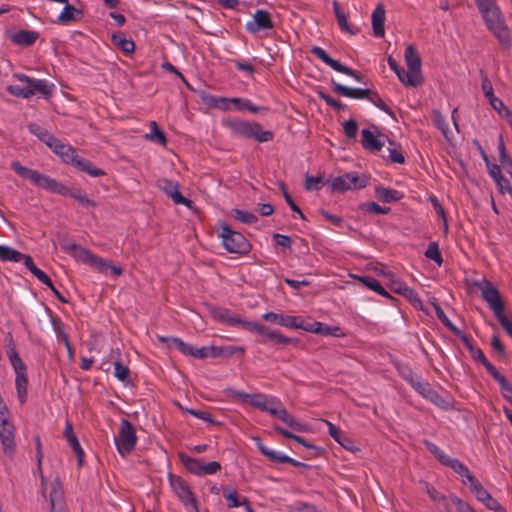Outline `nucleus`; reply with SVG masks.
Instances as JSON below:
<instances>
[{
  "label": "nucleus",
  "instance_id": "obj_48",
  "mask_svg": "<svg viewBox=\"0 0 512 512\" xmlns=\"http://www.w3.org/2000/svg\"><path fill=\"white\" fill-rule=\"evenodd\" d=\"M232 213L236 220L244 224H254L258 221V218L255 214L246 210L234 209Z\"/></svg>",
  "mask_w": 512,
  "mask_h": 512
},
{
  "label": "nucleus",
  "instance_id": "obj_45",
  "mask_svg": "<svg viewBox=\"0 0 512 512\" xmlns=\"http://www.w3.org/2000/svg\"><path fill=\"white\" fill-rule=\"evenodd\" d=\"M28 128L32 134L36 135L47 146L48 143H51L55 138L54 135H52L50 132H48L46 129L42 128L38 124L31 123L29 124Z\"/></svg>",
  "mask_w": 512,
  "mask_h": 512
},
{
  "label": "nucleus",
  "instance_id": "obj_59",
  "mask_svg": "<svg viewBox=\"0 0 512 512\" xmlns=\"http://www.w3.org/2000/svg\"><path fill=\"white\" fill-rule=\"evenodd\" d=\"M343 129L347 138L354 139L358 132V123L354 119H350L344 122Z\"/></svg>",
  "mask_w": 512,
  "mask_h": 512
},
{
  "label": "nucleus",
  "instance_id": "obj_9",
  "mask_svg": "<svg viewBox=\"0 0 512 512\" xmlns=\"http://www.w3.org/2000/svg\"><path fill=\"white\" fill-rule=\"evenodd\" d=\"M245 330L249 332H257L261 335L263 337L261 340L262 343L270 341L273 344L288 345L298 344L300 342L297 338L286 337L277 330H271L269 327L253 321L245 323Z\"/></svg>",
  "mask_w": 512,
  "mask_h": 512
},
{
  "label": "nucleus",
  "instance_id": "obj_18",
  "mask_svg": "<svg viewBox=\"0 0 512 512\" xmlns=\"http://www.w3.org/2000/svg\"><path fill=\"white\" fill-rule=\"evenodd\" d=\"M391 290L394 293H397L405 297L413 305V307L420 310L423 309V303L419 298L418 294L412 288L408 287L404 282L393 281L391 283Z\"/></svg>",
  "mask_w": 512,
  "mask_h": 512
},
{
  "label": "nucleus",
  "instance_id": "obj_53",
  "mask_svg": "<svg viewBox=\"0 0 512 512\" xmlns=\"http://www.w3.org/2000/svg\"><path fill=\"white\" fill-rule=\"evenodd\" d=\"M194 358L205 359L209 356L217 357L220 356L219 352H216V347H201V348H193V354L191 355Z\"/></svg>",
  "mask_w": 512,
  "mask_h": 512
},
{
  "label": "nucleus",
  "instance_id": "obj_23",
  "mask_svg": "<svg viewBox=\"0 0 512 512\" xmlns=\"http://www.w3.org/2000/svg\"><path fill=\"white\" fill-rule=\"evenodd\" d=\"M39 187L59 195H66L68 193V187L58 182L56 179L50 178L44 174L40 175L38 185Z\"/></svg>",
  "mask_w": 512,
  "mask_h": 512
},
{
  "label": "nucleus",
  "instance_id": "obj_57",
  "mask_svg": "<svg viewBox=\"0 0 512 512\" xmlns=\"http://www.w3.org/2000/svg\"><path fill=\"white\" fill-rule=\"evenodd\" d=\"M368 100L382 111L386 112L391 116L393 115V112L390 109V107L381 99V97L376 91L372 92L371 97Z\"/></svg>",
  "mask_w": 512,
  "mask_h": 512
},
{
  "label": "nucleus",
  "instance_id": "obj_14",
  "mask_svg": "<svg viewBox=\"0 0 512 512\" xmlns=\"http://www.w3.org/2000/svg\"><path fill=\"white\" fill-rule=\"evenodd\" d=\"M209 313L211 316L222 323L227 324L231 327L239 326L245 330V323H249L250 321L240 318L238 315L231 313L230 310L223 307L217 306H209Z\"/></svg>",
  "mask_w": 512,
  "mask_h": 512
},
{
  "label": "nucleus",
  "instance_id": "obj_12",
  "mask_svg": "<svg viewBox=\"0 0 512 512\" xmlns=\"http://www.w3.org/2000/svg\"><path fill=\"white\" fill-rule=\"evenodd\" d=\"M311 53L320 60H322L326 65L330 66L335 71L351 76L358 82L362 81V75L358 71L341 64L337 60H334L326 53V51L323 48L319 46H313L311 48Z\"/></svg>",
  "mask_w": 512,
  "mask_h": 512
},
{
  "label": "nucleus",
  "instance_id": "obj_10",
  "mask_svg": "<svg viewBox=\"0 0 512 512\" xmlns=\"http://www.w3.org/2000/svg\"><path fill=\"white\" fill-rule=\"evenodd\" d=\"M405 62L408 67L410 77H408L407 86L417 87L423 83L421 75V57L413 45H408L405 50Z\"/></svg>",
  "mask_w": 512,
  "mask_h": 512
},
{
  "label": "nucleus",
  "instance_id": "obj_36",
  "mask_svg": "<svg viewBox=\"0 0 512 512\" xmlns=\"http://www.w3.org/2000/svg\"><path fill=\"white\" fill-rule=\"evenodd\" d=\"M375 194L381 201L385 203L396 202L403 197V194L400 191L384 188L382 186L375 188Z\"/></svg>",
  "mask_w": 512,
  "mask_h": 512
},
{
  "label": "nucleus",
  "instance_id": "obj_37",
  "mask_svg": "<svg viewBox=\"0 0 512 512\" xmlns=\"http://www.w3.org/2000/svg\"><path fill=\"white\" fill-rule=\"evenodd\" d=\"M274 430L284 436L285 438H288V439H292L296 442H298L299 444H301L302 446H304L305 448H308V449H314L316 451H321L322 449L314 444H311L309 442H307L303 437L301 436H298L296 434H293L292 432L278 426V425H275L274 426Z\"/></svg>",
  "mask_w": 512,
  "mask_h": 512
},
{
  "label": "nucleus",
  "instance_id": "obj_55",
  "mask_svg": "<svg viewBox=\"0 0 512 512\" xmlns=\"http://www.w3.org/2000/svg\"><path fill=\"white\" fill-rule=\"evenodd\" d=\"M130 375V370L127 366L123 365L120 361L114 362V376L122 382H125Z\"/></svg>",
  "mask_w": 512,
  "mask_h": 512
},
{
  "label": "nucleus",
  "instance_id": "obj_44",
  "mask_svg": "<svg viewBox=\"0 0 512 512\" xmlns=\"http://www.w3.org/2000/svg\"><path fill=\"white\" fill-rule=\"evenodd\" d=\"M316 334L322 336H334V337H343L345 333L338 326H329L327 324H323L319 322L316 326Z\"/></svg>",
  "mask_w": 512,
  "mask_h": 512
},
{
  "label": "nucleus",
  "instance_id": "obj_16",
  "mask_svg": "<svg viewBox=\"0 0 512 512\" xmlns=\"http://www.w3.org/2000/svg\"><path fill=\"white\" fill-rule=\"evenodd\" d=\"M158 187L168 196L170 197L175 204H182L188 208H192L193 201L184 197L180 191L179 186L176 182H173L168 179H160L158 180Z\"/></svg>",
  "mask_w": 512,
  "mask_h": 512
},
{
  "label": "nucleus",
  "instance_id": "obj_27",
  "mask_svg": "<svg viewBox=\"0 0 512 512\" xmlns=\"http://www.w3.org/2000/svg\"><path fill=\"white\" fill-rule=\"evenodd\" d=\"M161 343H166L168 347H175L182 354L191 356L193 354V346L185 343L182 339L177 337L158 336Z\"/></svg>",
  "mask_w": 512,
  "mask_h": 512
},
{
  "label": "nucleus",
  "instance_id": "obj_62",
  "mask_svg": "<svg viewBox=\"0 0 512 512\" xmlns=\"http://www.w3.org/2000/svg\"><path fill=\"white\" fill-rule=\"evenodd\" d=\"M412 387L425 399L433 389L431 385L428 382L423 381L421 377L415 382V384Z\"/></svg>",
  "mask_w": 512,
  "mask_h": 512
},
{
  "label": "nucleus",
  "instance_id": "obj_1",
  "mask_svg": "<svg viewBox=\"0 0 512 512\" xmlns=\"http://www.w3.org/2000/svg\"><path fill=\"white\" fill-rule=\"evenodd\" d=\"M489 31L505 49L511 47V35L496 0H475Z\"/></svg>",
  "mask_w": 512,
  "mask_h": 512
},
{
  "label": "nucleus",
  "instance_id": "obj_42",
  "mask_svg": "<svg viewBox=\"0 0 512 512\" xmlns=\"http://www.w3.org/2000/svg\"><path fill=\"white\" fill-rule=\"evenodd\" d=\"M444 466L450 467L455 473L460 475L463 479H466L472 474L469 471L468 467L462 462H460L458 459L449 457V459L445 462Z\"/></svg>",
  "mask_w": 512,
  "mask_h": 512
},
{
  "label": "nucleus",
  "instance_id": "obj_6",
  "mask_svg": "<svg viewBox=\"0 0 512 512\" xmlns=\"http://www.w3.org/2000/svg\"><path fill=\"white\" fill-rule=\"evenodd\" d=\"M326 184L330 185L332 192H345L347 190L366 187L368 184V178L364 174L348 172L343 175L327 179Z\"/></svg>",
  "mask_w": 512,
  "mask_h": 512
},
{
  "label": "nucleus",
  "instance_id": "obj_22",
  "mask_svg": "<svg viewBox=\"0 0 512 512\" xmlns=\"http://www.w3.org/2000/svg\"><path fill=\"white\" fill-rule=\"evenodd\" d=\"M372 29L376 37H383L385 34V8L382 3H379L372 13Z\"/></svg>",
  "mask_w": 512,
  "mask_h": 512
},
{
  "label": "nucleus",
  "instance_id": "obj_11",
  "mask_svg": "<svg viewBox=\"0 0 512 512\" xmlns=\"http://www.w3.org/2000/svg\"><path fill=\"white\" fill-rule=\"evenodd\" d=\"M169 482L173 492L183 502L184 505H190L198 511L197 500L194 497L189 485L181 477L169 473Z\"/></svg>",
  "mask_w": 512,
  "mask_h": 512
},
{
  "label": "nucleus",
  "instance_id": "obj_5",
  "mask_svg": "<svg viewBox=\"0 0 512 512\" xmlns=\"http://www.w3.org/2000/svg\"><path fill=\"white\" fill-rule=\"evenodd\" d=\"M8 338H9V344H8L9 349L7 351V355H8V358L10 360L12 367L14 368V370L16 372L15 384H16L18 398L21 403H24L27 398V384H28L26 365L24 364V362L20 358L18 352L16 351V347L13 342L12 335L10 333L8 334Z\"/></svg>",
  "mask_w": 512,
  "mask_h": 512
},
{
  "label": "nucleus",
  "instance_id": "obj_49",
  "mask_svg": "<svg viewBox=\"0 0 512 512\" xmlns=\"http://www.w3.org/2000/svg\"><path fill=\"white\" fill-rule=\"evenodd\" d=\"M151 132L147 134L145 137L150 140H156L161 145L165 146L167 144V139L164 132L158 127L155 121L150 123Z\"/></svg>",
  "mask_w": 512,
  "mask_h": 512
},
{
  "label": "nucleus",
  "instance_id": "obj_54",
  "mask_svg": "<svg viewBox=\"0 0 512 512\" xmlns=\"http://www.w3.org/2000/svg\"><path fill=\"white\" fill-rule=\"evenodd\" d=\"M64 435L67 439V442L70 444L72 450H77L79 448H82L79 441H78V438L76 437V435L74 434L73 432V427H72V424L70 423H67L66 424V427H65V430H64Z\"/></svg>",
  "mask_w": 512,
  "mask_h": 512
},
{
  "label": "nucleus",
  "instance_id": "obj_61",
  "mask_svg": "<svg viewBox=\"0 0 512 512\" xmlns=\"http://www.w3.org/2000/svg\"><path fill=\"white\" fill-rule=\"evenodd\" d=\"M221 470V464L217 461H211L209 463L202 464L201 467V476L204 475H213Z\"/></svg>",
  "mask_w": 512,
  "mask_h": 512
},
{
  "label": "nucleus",
  "instance_id": "obj_43",
  "mask_svg": "<svg viewBox=\"0 0 512 512\" xmlns=\"http://www.w3.org/2000/svg\"><path fill=\"white\" fill-rule=\"evenodd\" d=\"M282 422H284L288 427L295 431H305V426L300 422L296 421L294 417L285 409H280L279 418Z\"/></svg>",
  "mask_w": 512,
  "mask_h": 512
},
{
  "label": "nucleus",
  "instance_id": "obj_25",
  "mask_svg": "<svg viewBox=\"0 0 512 512\" xmlns=\"http://www.w3.org/2000/svg\"><path fill=\"white\" fill-rule=\"evenodd\" d=\"M325 423L328 426V433H329V435L337 443H339L342 447H344L347 450L353 451L354 446H353V442L350 440V438L344 432H342L340 428H338L333 423H331V422H329L327 420H325Z\"/></svg>",
  "mask_w": 512,
  "mask_h": 512
},
{
  "label": "nucleus",
  "instance_id": "obj_28",
  "mask_svg": "<svg viewBox=\"0 0 512 512\" xmlns=\"http://www.w3.org/2000/svg\"><path fill=\"white\" fill-rule=\"evenodd\" d=\"M112 44L119 48L126 55L132 54L135 50V43L132 39H128L121 32L111 35Z\"/></svg>",
  "mask_w": 512,
  "mask_h": 512
},
{
  "label": "nucleus",
  "instance_id": "obj_19",
  "mask_svg": "<svg viewBox=\"0 0 512 512\" xmlns=\"http://www.w3.org/2000/svg\"><path fill=\"white\" fill-rule=\"evenodd\" d=\"M333 91L341 96L353 98V99H369L373 90L361 89V88H350L332 80Z\"/></svg>",
  "mask_w": 512,
  "mask_h": 512
},
{
  "label": "nucleus",
  "instance_id": "obj_17",
  "mask_svg": "<svg viewBox=\"0 0 512 512\" xmlns=\"http://www.w3.org/2000/svg\"><path fill=\"white\" fill-rule=\"evenodd\" d=\"M273 22L269 12L259 9L253 15V20L246 24V30L250 33H258L260 30L273 28Z\"/></svg>",
  "mask_w": 512,
  "mask_h": 512
},
{
  "label": "nucleus",
  "instance_id": "obj_30",
  "mask_svg": "<svg viewBox=\"0 0 512 512\" xmlns=\"http://www.w3.org/2000/svg\"><path fill=\"white\" fill-rule=\"evenodd\" d=\"M71 165L92 177L105 175V172L102 169L94 167L90 161L80 157L79 155L76 156Z\"/></svg>",
  "mask_w": 512,
  "mask_h": 512
},
{
  "label": "nucleus",
  "instance_id": "obj_56",
  "mask_svg": "<svg viewBox=\"0 0 512 512\" xmlns=\"http://www.w3.org/2000/svg\"><path fill=\"white\" fill-rule=\"evenodd\" d=\"M398 372L411 386L415 384V382L420 378L415 375L413 370L408 366H400L398 367Z\"/></svg>",
  "mask_w": 512,
  "mask_h": 512
},
{
  "label": "nucleus",
  "instance_id": "obj_15",
  "mask_svg": "<svg viewBox=\"0 0 512 512\" xmlns=\"http://www.w3.org/2000/svg\"><path fill=\"white\" fill-rule=\"evenodd\" d=\"M481 297L488 303L495 317L504 312L505 306L501 294L492 283H486V286L482 289Z\"/></svg>",
  "mask_w": 512,
  "mask_h": 512
},
{
  "label": "nucleus",
  "instance_id": "obj_40",
  "mask_svg": "<svg viewBox=\"0 0 512 512\" xmlns=\"http://www.w3.org/2000/svg\"><path fill=\"white\" fill-rule=\"evenodd\" d=\"M23 253L5 245H0V261L3 262H20Z\"/></svg>",
  "mask_w": 512,
  "mask_h": 512
},
{
  "label": "nucleus",
  "instance_id": "obj_31",
  "mask_svg": "<svg viewBox=\"0 0 512 512\" xmlns=\"http://www.w3.org/2000/svg\"><path fill=\"white\" fill-rule=\"evenodd\" d=\"M22 261L24 262L25 267L44 285L50 286L51 279L49 276L39 269L33 262V259L30 255L23 254Z\"/></svg>",
  "mask_w": 512,
  "mask_h": 512
},
{
  "label": "nucleus",
  "instance_id": "obj_34",
  "mask_svg": "<svg viewBox=\"0 0 512 512\" xmlns=\"http://www.w3.org/2000/svg\"><path fill=\"white\" fill-rule=\"evenodd\" d=\"M361 144L364 149L370 151H380L384 146V143L381 142L369 129L362 130Z\"/></svg>",
  "mask_w": 512,
  "mask_h": 512
},
{
  "label": "nucleus",
  "instance_id": "obj_60",
  "mask_svg": "<svg viewBox=\"0 0 512 512\" xmlns=\"http://www.w3.org/2000/svg\"><path fill=\"white\" fill-rule=\"evenodd\" d=\"M323 185V178L320 176H307L305 180V189L310 190H320Z\"/></svg>",
  "mask_w": 512,
  "mask_h": 512
},
{
  "label": "nucleus",
  "instance_id": "obj_39",
  "mask_svg": "<svg viewBox=\"0 0 512 512\" xmlns=\"http://www.w3.org/2000/svg\"><path fill=\"white\" fill-rule=\"evenodd\" d=\"M471 357L479 361L487 370V372L494 378L496 375H498L500 372L487 360L485 357L483 351L479 348H474L470 352Z\"/></svg>",
  "mask_w": 512,
  "mask_h": 512
},
{
  "label": "nucleus",
  "instance_id": "obj_35",
  "mask_svg": "<svg viewBox=\"0 0 512 512\" xmlns=\"http://www.w3.org/2000/svg\"><path fill=\"white\" fill-rule=\"evenodd\" d=\"M178 457L181 463L187 469V471L194 475L201 476V467L203 464V461L201 459L190 457L186 455L184 452H179Z\"/></svg>",
  "mask_w": 512,
  "mask_h": 512
},
{
  "label": "nucleus",
  "instance_id": "obj_26",
  "mask_svg": "<svg viewBox=\"0 0 512 512\" xmlns=\"http://www.w3.org/2000/svg\"><path fill=\"white\" fill-rule=\"evenodd\" d=\"M83 17L82 10L74 7L73 5L69 4V1L67 4H65L63 11L58 16V22L62 24H67L69 22H77L80 21Z\"/></svg>",
  "mask_w": 512,
  "mask_h": 512
},
{
  "label": "nucleus",
  "instance_id": "obj_13",
  "mask_svg": "<svg viewBox=\"0 0 512 512\" xmlns=\"http://www.w3.org/2000/svg\"><path fill=\"white\" fill-rule=\"evenodd\" d=\"M253 441L255 442L257 448L259 449V451L264 455L266 456L269 461L273 462V463H288V464H291L295 467H302V468H305V469H308L310 468V465L306 464V463H303V462H299L297 460H294L292 458H290L289 456L287 455H284L278 451H275L273 449H270L268 448L267 446H265L260 437L258 436H254L253 438Z\"/></svg>",
  "mask_w": 512,
  "mask_h": 512
},
{
  "label": "nucleus",
  "instance_id": "obj_58",
  "mask_svg": "<svg viewBox=\"0 0 512 512\" xmlns=\"http://www.w3.org/2000/svg\"><path fill=\"white\" fill-rule=\"evenodd\" d=\"M224 497L228 501L229 508H236L241 506L242 500L239 499V496L235 490L224 489Z\"/></svg>",
  "mask_w": 512,
  "mask_h": 512
},
{
  "label": "nucleus",
  "instance_id": "obj_52",
  "mask_svg": "<svg viewBox=\"0 0 512 512\" xmlns=\"http://www.w3.org/2000/svg\"><path fill=\"white\" fill-rule=\"evenodd\" d=\"M360 209L365 211V212H370V213H373V214H388L390 212V210H391L390 207L380 206L376 202L362 203L360 205Z\"/></svg>",
  "mask_w": 512,
  "mask_h": 512
},
{
  "label": "nucleus",
  "instance_id": "obj_29",
  "mask_svg": "<svg viewBox=\"0 0 512 512\" xmlns=\"http://www.w3.org/2000/svg\"><path fill=\"white\" fill-rule=\"evenodd\" d=\"M39 33L30 30H20L11 36V41L14 44L21 46H30L36 42Z\"/></svg>",
  "mask_w": 512,
  "mask_h": 512
},
{
  "label": "nucleus",
  "instance_id": "obj_47",
  "mask_svg": "<svg viewBox=\"0 0 512 512\" xmlns=\"http://www.w3.org/2000/svg\"><path fill=\"white\" fill-rule=\"evenodd\" d=\"M494 380H496L500 385L503 397L512 404V384H510L501 373L496 375Z\"/></svg>",
  "mask_w": 512,
  "mask_h": 512
},
{
  "label": "nucleus",
  "instance_id": "obj_21",
  "mask_svg": "<svg viewBox=\"0 0 512 512\" xmlns=\"http://www.w3.org/2000/svg\"><path fill=\"white\" fill-rule=\"evenodd\" d=\"M219 101L223 104L222 106H220L222 109L229 108L228 99L220 98ZM229 102H232L233 104H235L239 110H248L251 113H258V112H262V111L267 112L268 111L267 107L256 106L248 99L243 100L241 98H232L231 100H229Z\"/></svg>",
  "mask_w": 512,
  "mask_h": 512
},
{
  "label": "nucleus",
  "instance_id": "obj_2",
  "mask_svg": "<svg viewBox=\"0 0 512 512\" xmlns=\"http://www.w3.org/2000/svg\"><path fill=\"white\" fill-rule=\"evenodd\" d=\"M13 77L25 84L23 86L9 85L7 87V91L15 97L27 99L39 94L48 99L52 95L54 85H48L46 80L34 79L19 73H15Z\"/></svg>",
  "mask_w": 512,
  "mask_h": 512
},
{
  "label": "nucleus",
  "instance_id": "obj_8",
  "mask_svg": "<svg viewBox=\"0 0 512 512\" xmlns=\"http://www.w3.org/2000/svg\"><path fill=\"white\" fill-rule=\"evenodd\" d=\"M115 442L117 450L122 456L130 454L135 449L137 444L136 430L129 420H121L119 436Z\"/></svg>",
  "mask_w": 512,
  "mask_h": 512
},
{
  "label": "nucleus",
  "instance_id": "obj_4",
  "mask_svg": "<svg viewBox=\"0 0 512 512\" xmlns=\"http://www.w3.org/2000/svg\"><path fill=\"white\" fill-rule=\"evenodd\" d=\"M63 249L68 253H74L75 257L95 267L99 272L104 273L110 269L115 276H120L123 273L121 267L113 265L111 262L96 256L90 250L75 243L64 245Z\"/></svg>",
  "mask_w": 512,
  "mask_h": 512
},
{
  "label": "nucleus",
  "instance_id": "obj_64",
  "mask_svg": "<svg viewBox=\"0 0 512 512\" xmlns=\"http://www.w3.org/2000/svg\"><path fill=\"white\" fill-rule=\"evenodd\" d=\"M426 399L432 402L434 405L443 409H447L449 406V403L434 389H432V391L429 393Z\"/></svg>",
  "mask_w": 512,
  "mask_h": 512
},
{
  "label": "nucleus",
  "instance_id": "obj_63",
  "mask_svg": "<svg viewBox=\"0 0 512 512\" xmlns=\"http://www.w3.org/2000/svg\"><path fill=\"white\" fill-rule=\"evenodd\" d=\"M481 88L484 93V95L487 97V99L490 101V99H493L494 93H493V86L488 77L481 71Z\"/></svg>",
  "mask_w": 512,
  "mask_h": 512
},
{
  "label": "nucleus",
  "instance_id": "obj_33",
  "mask_svg": "<svg viewBox=\"0 0 512 512\" xmlns=\"http://www.w3.org/2000/svg\"><path fill=\"white\" fill-rule=\"evenodd\" d=\"M11 168L20 177H22L24 179H29L33 184L38 185L39 178H40V175H41L40 172H38L36 170H33V169H30V168H27V167H24L18 161L12 162L11 163Z\"/></svg>",
  "mask_w": 512,
  "mask_h": 512
},
{
  "label": "nucleus",
  "instance_id": "obj_24",
  "mask_svg": "<svg viewBox=\"0 0 512 512\" xmlns=\"http://www.w3.org/2000/svg\"><path fill=\"white\" fill-rule=\"evenodd\" d=\"M265 321L277 323L280 326L293 329L296 326L297 316L284 315L281 313L267 312L262 315Z\"/></svg>",
  "mask_w": 512,
  "mask_h": 512
},
{
  "label": "nucleus",
  "instance_id": "obj_46",
  "mask_svg": "<svg viewBox=\"0 0 512 512\" xmlns=\"http://www.w3.org/2000/svg\"><path fill=\"white\" fill-rule=\"evenodd\" d=\"M387 63L389 65L390 69L396 73L400 82H402L404 85L407 86V81L409 79L408 77H410L409 72L405 71V69L403 67H401L392 56L388 57Z\"/></svg>",
  "mask_w": 512,
  "mask_h": 512
},
{
  "label": "nucleus",
  "instance_id": "obj_7",
  "mask_svg": "<svg viewBox=\"0 0 512 512\" xmlns=\"http://www.w3.org/2000/svg\"><path fill=\"white\" fill-rule=\"evenodd\" d=\"M220 236L224 247L230 253L247 254L251 249L250 242L241 233L230 229L226 224L222 226Z\"/></svg>",
  "mask_w": 512,
  "mask_h": 512
},
{
  "label": "nucleus",
  "instance_id": "obj_41",
  "mask_svg": "<svg viewBox=\"0 0 512 512\" xmlns=\"http://www.w3.org/2000/svg\"><path fill=\"white\" fill-rule=\"evenodd\" d=\"M499 161L501 167L509 174H512V160L506 152V147L502 136L499 137Z\"/></svg>",
  "mask_w": 512,
  "mask_h": 512
},
{
  "label": "nucleus",
  "instance_id": "obj_20",
  "mask_svg": "<svg viewBox=\"0 0 512 512\" xmlns=\"http://www.w3.org/2000/svg\"><path fill=\"white\" fill-rule=\"evenodd\" d=\"M48 147L67 164H72L77 156L76 150L72 146L62 143L56 137L51 143H48Z\"/></svg>",
  "mask_w": 512,
  "mask_h": 512
},
{
  "label": "nucleus",
  "instance_id": "obj_50",
  "mask_svg": "<svg viewBox=\"0 0 512 512\" xmlns=\"http://www.w3.org/2000/svg\"><path fill=\"white\" fill-rule=\"evenodd\" d=\"M425 256L433 260L439 266L442 264L443 259L437 242H430L427 250L425 251Z\"/></svg>",
  "mask_w": 512,
  "mask_h": 512
},
{
  "label": "nucleus",
  "instance_id": "obj_51",
  "mask_svg": "<svg viewBox=\"0 0 512 512\" xmlns=\"http://www.w3.org/2000/svg\"><path fill=\"white\" fill-rule=\"evenodd\" d=\"M424 444L426 448L429 450L430 453H432L435 458L444 465L445 462L449 459L450 456H448L443 450H441L436 444L425 440Z\"/></svg>",
  "mask_w": 512,
  "mask_h": 512
},
{
  "label": "nucleus",
  "instance_id": "obj_38",
  "mask_svg": "<svg viewBox=\"0 0 512 512\" xmlns=\"http://www.w3.org/2000/svg\"><path fill=\"white\" fill-rule=\"evenodd\" d=\"M357 279L360 282H362L367 288L377 292L378 294H380L382 296H385V297H388V298L394 300V298L382 287L380 282L378 280H376L375 278L370 277V276H359V277H357Z\"/></svg>",
  "mask_w": 512,
  "mask_h": 512
},
{
  "label": "nucleus",
  "instance_id": "obj_32",
  "mask_svg": "<svg viewBox=\"0 0 512 512\" xmlns=\"http://www.w3.org/2000/svg\"><path fill=\"white\" fill-rule=\"evenodd\" d=\"M62 502H63L62 484L59 479H55L51 483V491H50L51 512H57L58 510L56 508H57V506H61ZM59 509H62V507H60Z\"/></svg>",
  "mask_w": 512,
  "mask_h": 512
},
{
  "label": "nucleus",
  "instance_id": "obj_3",
  "mask_svg": "<svg viewBox=\"0 0 512 512\" xmlns=\"http://www.w3.org/2000/svg\"><path fill=\"white\" fill-rule=\"evenodd\" d=\"M223 125L231 130L232 134L248 139H255L260 143L272 141L274 134L272 131L262 130V126L255 122H248L238 119H226Z\"/></svg>",
  "mask_w": 512,
  "mask_h": 512
}]
</instances>
